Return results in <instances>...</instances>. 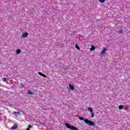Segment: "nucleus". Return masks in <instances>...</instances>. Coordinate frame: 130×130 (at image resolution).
<instances>
[{"mask_svg":"<svg viewBox=\"0 0 130 130\" xmlns=\"http://www.w3.org/2000/svg\"><path fill=\"white\" fill-rule=\"evenodd\" d=\"M123 109V105L119 106V109Z\"/></svg>","mask_w":130,"mask_h":130,"instance_id":"nucleus-14","label":"nucleus"},{"mask_svg":"<svg viewBox=\"0 0 130 130\" xmlns=\"http://www.w3.org/2000/svg\"><path fill=\"white\" fill-rule=\"evenodd\" d=\"M16 53L17 54H20V53H21V50L20 49H17L16 50Z\"/></svg>","mask_w":130,"mask_h":130,"instance_id":"nucleus-10","label":"nucleus"},{"mask_svg":"<svg viewBox=\"0 0 130 130\" xmlns=\"http://www.w3.org/2000/svg\"><path fill=\"white\" fill-rule=\"evenodd\" d=\"M69 89L70 90H72V91L75 90V86L74 85H72L71 83L69 84Z\"/></svg>","mask_w":130,"mask_h":130,"instance_id":"nucleus-3","label":"nucleus"},{"mask_svg":"<svg viewBox=\"0 0 130 130\" xmlns=\"http://www.w3.org/2000/svg\"><path fill=\"white\" fill-rule=\"evenodd\" d=\"M16 114H20V112H15Z\"/></svg>","mask_w":130,"mask_h":130,"instance_id":"nucleus-21","label":"nucleus"},{"mask_svg":"<svg viewBox=\"0 0 130 130\" xmlns=\"http://www.w3.org/2000/svg\"><path fill=\"white\" fill-rule=\"evenodd\" d=\"M66 125L68 128H70V129L78 130V128L77 127H75L73 125H71L69 123H66Z\"/></svg>","mask_w":130,"mask_h":130,"instance_id":"nucleus-1","label":"nucleus"},{"mask_svg":"<svg viewBox=\"0 0 130 130\" xmlns=\"http://www.w3.org/2000/svg\"><path fill=\"white\" fill-rule=\"evenodd\" d=\"M80 120H85V118H83V117H78Z\"/></svg>","mask_w":130,"mask_h":130,"instance_id":"nucleus-13","label":"nucleus"},{"mask_svg":"<svg viewBox=\"0 0 130 130\" xmlns=\"http://www.w3.org/2000/svg\"><path fill=\"white\" fill-rule=\"evenodd\" d=\"M91 117H94V113H93V112L91 113Z\"/></svg>","mask_w":130,"mask_h":130,"instance_id":"nucleus-19","label":"nucleus"},{"mask_svg":"<svg viewBox=\"0 0 130 130\" xmlns=\"http://www.w3.org/2000/svg\"><path fill=\"white\" fill-rule=\"evenodd\" d=\"M3 82H6L7 81V78L5 77L4 78H2Z\"/></svg>","mask_w":130,"mask_h":130,"instance_id":"nucleus-17","label":"nucleus"},{"mask_svg":"<svg viewBox=\"0 0 130 130\" xmlns=\"http://www.w3.org/2000/svg\"><path fill=\"white\" fill-rule=\"evenodd\" d=\"M38 74V75H40V76H42V73L41 72H39Z\"/></svg>","mask_w":130,"mask_h":130,"instance_id":"nucleus-20","label":"nucleus"},{"mask_svg":"<svg viewBox=\"0 0 130 130\" xmlns=\"http://www.w3.org/2000/svg\"><path fill=\"white\" fill-rule=\"evenodd\" d=\"M90 49L91 51H93V50H95V46H91V47Z\"/></svg>","mask_w":130,"mask_h":130,"instance_id":"nucleus-9","label":"nucleus"},{"mask_svg":"<svg viewBox=\"0 0 130 130\" xmlns=\"http://www.w3.org/2000/svg\"><path fill=\"white\" fill-rule=\"evenodd\" d=\"M31 127H32V125H31V124L28 125V127L26 128V130H30V128H31Z\"/></svg>","mask_w":130,"mask_h":130,"instance_id":"nucleus-11","label":"nucleus"},{"mask_svg":"<svg viewBox=\"0 0 130 130\" xmlns=\"http://www.w3.org/2000/svg\"><path fill=\"white\" fill-rule=\"evenodd\" d=\"M42 77H43V78H47L46 75L43 74H42Z\"/></svg>","mask_w":130,"mask_h":130,"instance_id":"nucleus-18","label":"nucleus"},{"mask_svg":"<svg viewBox=\"0 0 130 130\" xmlns=\"http://www.w3.org/2000/svg\"><path fill=\"white\" fill-rule=\"evenodd\" d=\"M75 47H76V48H77L78 50L80 49V46H79V45H78V44L75 45Z\"/></svg>","mask_w":130,"mask_h":130,"instance_id":"nucleus-12","label":"nucleus"},{"mask_svg":"<svg viewBox=\"0 0 130 130\" xmlns=\"http://www.w3.org/2000/svg\"><path fill=\"white\" fill-rule=\"evenodd\" d=\"M119 34H122V33L123 32V30L120 29L119 31H118Z\"/></svg>","mask_w":130,"mask_h":130,"instance_id":"nucleus-16","label":"nucleus"},{"mask_svg":"<svg viewBox=\"0 0 130 130\" xmlns=\"http://www.w3.org/2000/svg\"><path fill=\"white\" fill-rule=\"evenodd\" d=\"M27 36H28V33H27V32H24L22 35V37L24 38H26Z\"/></svg>","mask_w":130,"mask_h":130,"instance_id":"nucleus-6","label":"nucleus"},{"mask_svg":"<svg viewBox=\"0 0 130 130\" xmlns=\"http://www.w3.org/2000/svg\"><path fill=\"white\" fill-rule=\"evenodd\" d=\"M87 110H88V111H90L91 112V113L92 112H93V109L91 107H89L87 108Z\"/></svg>","mask_w":130,"mask_h":130,"instance_id":"nucleus-8","label":"nucleus"},{"mask_svg":"<svg viewBox=\"0 0 130 130\" xmlns=\"http://www.w3.org/2000/svg\"><path fill=\"white\" fill-rule=\"evenodd\" d=\"M36 92H37V90H35L34 92H32L30 90H28V92H27V94H34V93H36Z\"/></svg>","mask_w":130,"mask_h":130,"instance_id":"nucleus-7","label":"nucleus"},{"mask_svg":"<svg viewBox=\"0 0 130 130\" xmlns=\"http://www.w3.org/2000/svg\"><path fill=\"white\" fill-rule=\"evenodd\" d=\"M84 122L87 124H89V125H95V123L89 120H84Z\"/></svg>","mask_w":130,"mask_h":130,"instance_id":"nucleus-2","label":"nucleus"},{"mask_svg":"<svg viewBox=\"0 0 130 130\" xmlns=\"http://www.w3.org/2000/svg\"><path fill=\"white\" fill-rule=\"evenodd\" d=\"M100 3H101L102 4H103L105 3V0H99Z\"/></svg>","mask_w":130,"mask_h":130,"instance_id":"nucleus-15","label":"nucleus"},{"mask_svg":"<svg viewBox=\"0 0 130 130\" xmlns=\"http://www.w3.org/2000/svg\"><path fill=\"white\" fill-rule=\"evenodd\" d=\"M18 128V125H17V124H14V125H13V126L12 127V129H16V128Z\"/></svg>","mask_w":130,"mask_h":130,"instance_id":"nucleus-5","label":"nucleus"},{"mask_svg":"<svg viewBox=\"0 0 130 130\" xmlns=\"http://www.w3.org/2000/svg\"><path fill=\"white\" fill-rule=\"evenodd\" d=\"M107 49L106 48H104L102 52H101V55H104V54H105V53H106V51H107Z\"/></svg>","mask_w":130,"mask_h":130,"instance_id":"nucleus-4","label":"nucleus"}]
</instances>
